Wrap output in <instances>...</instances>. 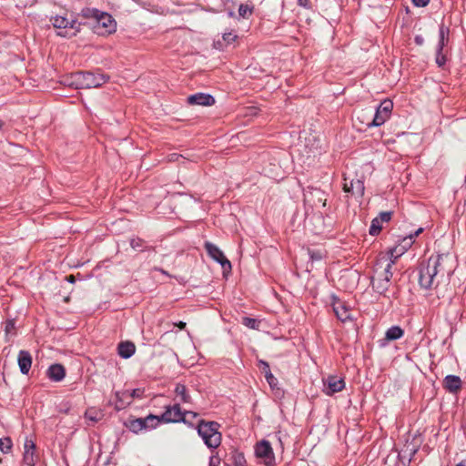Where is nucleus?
Returning a JSON list of instances; mask_svg holds the SVG:
<instances>
[{
	"instance_id": "51",
	"label": "nucleus",
	"mask_w": 466,
	"mask_h": 466,
	"mask_svg": "<svg viewBox=\"0 0 466 466\" xmlns=\"http://www.w3.org/2000/svg\"><path fill=\"white\" fill-rule=\"evenodd\" d=\"M3 127V123L0 121V129L2 128Z\"/></svg>"
},
{
	"instance_id": "47",
	"label": "nucleus",
	"mask_w": 466,
	"mask_h": 466,
	"mask_svg": "<svg viewBox=\"0 0 466 466\" xmlns=\"http://www.w3.org/2000/svg\"><path fill=\"white\" fill-rule=\"evenodd\" d=\"M415 41L417 44L421 45L423 42V39L420 36H416Z\"/></svg>"
},
{
	"instance_id": "41",
	"label": "nucleus",
	"mask_w": 466,
	"mask_h": 466,
	"mask_svg": "<svg viewBox=\"0 0 466 466\" xmlns=\"http://www.w3.org/2000/svg\"><path fill=\"white\" fill-rule=\"evenodd\" d=\"M299 5L309 8V0H299L298 1Z\"/></svg>"
},
{
	"instance_id": "19",
	"label": "nucleus",
	"mask_w": 466,
	"mask_h": 466,
	"mask_svg": "<svg viewBox=\"0 0 466 466\" xmlns=\"http://www.w3.org/2000/svg\"><path fill=\"white\" fill-rule=\"evenodd\" d=\"M65 368L60 364H53L47 370V376L54 381H60L65 378Z\"/></svg>"
},
{
	"instance_id": "8",
	"label": "nucleus",
	"mask_w": 466,
	"mask_h": 466,
	"mask_svg": "<svg viewBox=\"0 0 466 466\" xmlns=\"http://www.w3.org/2000/svg\"><path fill=\"white\" fill-rule=\"evenodd\" d=\"M255 454L266 466H276L275 455L269 441H258L255 446Z\"/></svg>"
},
{
	"instance_id": "23",
	"label": "nucleus",
	"mask_w": 466,
	"mask_h": 466,
	"mask_svg": "<svg viewBox=\"0 0 466 466\" xmlns=\"http://www.w3.org/2000/svg\"><path fill=\"white\" fill-rule=\"evenodd\" d=\"M404 334L403 329L399 326H392L387 329L385 333V339L387 341L396 340L400 339Z\"/></svg>"
},
{
	"instance_id": "13",
	"label": "nucleus",
	"mask_w": 466,
	"mask_h": 466,
	"mask_svg": "<svg viewBox=\"0 0 466 466\" xmlns=\"http://www.w3.org/2000/svg\"><path fill=\"white\" fill-rule=\"evenodd\" d=\"M305 202L314 208L325 207L327 198L323 191L318 188H311L304 194Z\"/></svg>"
},
{
	"instance_id": "48",
	"label": "nucleus",
	"mask_w": 466,
	"mask_h": 466,
	"mask_svg": "<svg viewBox=\"0 0 466 466\" xmlns=\"http://www.w3.org/2000/svg\"><path fill=\"white\" fill-rule=\"evenodd\" d=\"M66 279H67L69 282H71V283H73V282L75 281V278H74V276H72V275H71V276L66 277Z\"/></svg>"
},
{
	"instance_id": "15",
	"label": "nucleus",
	"mask_w": 466,
	"mask_h": 466,
	"mask_svg": "<svg viewBox=\"0 0 466 466\" xmlns=\"http://www.w3.org/2000/svg\"><path fill=\"white\" fill-rule=\"evenodd\" d=\"M332 307L337 318L345 322L351 319L350 309L339 299L332 297Z\"/></svg>"
},
{
	"instance_id": "43",
	"label": "nucleus",
	"mask_w": 466,
	"mask_h": 466,
	"mask_svg": "<svg viewBox=\"0 0 466 466\" xmlns=\"http://www.w3.org/2000/svg\"><path fill=\"white\" fill-rule=\"evenodd\" d=\"M219 462V460L215 457H211L209 461V466H216Z\"/></svg>"
},
{
	"instance_id": "22",
	"label": "nucleus",
	"mask_w": 466,
	"mask_h": 466,
	"mask_svg": "<svg viewBox=\"0 0 466 466\" xmlns=\"http://www.w3.org/2000/svg\"><path fill=\"white\" fill-rule=\"evenodd\" d=\"M117 350H118V354L122 358L128 359L135 353L136 347L132 342L124 341V342L119 343Z\"/></svg>"
},
{
	"instance_id": "25",
	"label": "nucleus",
	"mask_w": 466,
	"mask_h": 466,
	"mask_svg": "<svg viewBox=\"0 0 466 466\" xmlns=\"http://www.w3.org/2000/svg\"><path fill=\"white\" fill-rule=\"evenodd\" d=\"M422 230L423 228H420L413 234H410L409 236L403 238L400 245H401L405 249H408L414 242V238L418 237L422 232Z\"/></svg>"
},
{
	"instance_id": "46",
	"label": "nucleus",
	"mask_w": 466,
	"mask_h": 466,
	"mask_svg": "<svg viewBox=\"0 0 466 466\" xmlns=\"http://www.w3.org/2000/svg\"><path fill=\"white\" fill-rule=\"evenodd\" d=\"M178 157H179V156H177V155H176V154H173V155H171V156H170L169 160H170V161H175V160H177V159H178Z\"/></svg>"
},
{
	"instance_id": "1",
	"label": "nucleus",
	"mask_w": 466,
	"mask_h": 466,
	"mask_svg": "<svg viewBox=\"0 0 466 466\" xmlns=\"http://www.w3.org/2000/svg\"><path fill=\"white\" fill-rule=\"evenodd\" d=\"M454 259L449 254L431 256L426 263L421 264L419 273V283L425 289L436 288L446 276L453 272Z\"/></svg>"
},
{
	"instance_id": "17",
	"label": "nucleus",
	"mask_w": 466,
	"mask_h": 466,
	"mask_svg": "<svg viewBox=\"0 0 466 466\" xmlns=\"http://www.w3.org/2000/svg\"><path fill=\"white\" fill-rule=\"evenodd\" d=\"M19 370L22 374H28L32 366V357L26 350H20L17 357Z\"/></svg>"
},
{
	"instance_id": "9",
	"label": "nucleus",
	"mask_w": 466,
	"mask_h": 466,
	"mask_svg": "<svg viewBox=\"0 0 466 466\" xmlns=\"http://www.w3.org/2000/svg\"><path fill=\"white\" fill-rule=\"evenodd\" d=\"M187 414H191L193 417L197 415L192 411L182 412L179 405L176 404L167 408L166 411L161 415V420L166 423L185 421V417Z\"/></svg>"
},
{
	"instance_id": "6",
	"label": "nucleus",
	"mask_w": 466,
	"mask_h": 466,
	"mask_svg": "<svg viewBox=\"0 0 466 466\" xmlns=\"http://www.w3.org/2000/svg\"><path fill=\"white\" fill-rule=\"evenodd\" d=\"M219 424L215 421L201 420L198 426V435L209 449H216L221 443V433Z\"/></svg>"
},
{
	"instance_id": "34",
	"label": "nucleus",
	"mask_w": 466,
	"mask_h": 466,
	"mask_svg": "<svg viewBox=\"0 0 466 466\" xmlns=\"http://www.w3.org/2000/svg\"><path fill=\"white\" fill-rule=\"evenodd\" d=\"M237 35L228 32L223 34V41L226 42L227 45L232 44L237 39Z\"/></svg>"
},
{
	"instance_id": "10",
	"label": "nucleus",
	"mask_w": 466,
	"mask_h": 466,
	"mask_svg": "<svg viewBox=\"0 0 466 466\" xmlns=\"http://www.w3.org/2000/svg\"><path fill=\"white\" fill-rule=\"evenodd\" d=\"M36 446L33 439L26 437L24 442L23 463L25 466H35L38 461Z\"/></svg>"
},
{
	"instance_id": "3",
	"label": "nucleus",
	"mask_w": 466,
	"mask_h": 466,
	"mask_svg": "<svg viewBox=\"0 0 466 466\" xmlns=\"http://www.w3.org/2000/svg\"><path fill=\"white\" fill-rule=\"evenodd\" d=\"M109 77L103 74L90 72H76L63 77L62 84L76 89L99 87L108 81Z\"/></svg>"
},
{
	"instance_id": "18",
	"label": "nucleus",
	"mask_w": 466,
	"mask_h": 466,
	"mask_svg": "<svg viewBox=\"0 0 466 466\" xmlns=\"http://www.w3.org/2000/svg\"><path fill=\"white\" fill-rule=\"evenodd\" d=\"M187 102L191 105L211 106L215 103V99L210 95L198 93L188 96Z\"/></svg>"
},
{
	"instance_id": "29",
	"label": "nucleus",
	"mask_w": 466,
	"mask_h": 466,
	"mask_svg": "<svg viewBox=\"0 0 466 466\" xmlns=\"http://www.w3.org/2000/svg\"><path fill=\"white\" fill-rule=\"evenodd\" d=\"M406 250L407 249H405L401 245L398 244L385 255H388L390 258H391L395 261L399 257H400L402 254H404L406 252Z\"/></svg>"
},
{
	"instance_id": "20",
	"label": "nucleus",
	"mask_w": 466,
	"mask_h": 466,
	"mask_svg": "<svg viewBox=\"0 0 466 466\" xmlns=\"http://www.w3.org/2000/svg\"><path fill=\"white\" fill-rule=\"evenodd\" d=\"M258 363H259V366L261 367L262 371H263V373L265 375L266 380L268 383V385L270 386V388L272 390L277 389L278 380L271 373L268 363L267 361H264V360H259Z\"/></svg>"
},
{
	"instance_id": "27",
	"label": "nucleus",
	"mask_w": 466,
	"mask_h": 466,
	"mask_svg": "<svg viewBox=\"0 0 466 466\" xmlns=\"http://www.w3.org/2000/svg\"><path fill=\"white\" fill-rule=\"evenodd\" d=\"M175 392L180 397L181 401L184 403L190 402V396L187 393V389L182 384H177L175 389Z\"/></svg>"
},
{
	"instance_id": "12",
	"label": "nucleus",
	"mask_w": 466,
	"mask_h": 466,
	"mask_svg": "<svg viewBox=\"0 0 466 466\" xmlns=\"http://www.w3.org/2000/svg\"><path fill=\"white\" fill-rule=\"evenodd\" d=\"M345 388L344 380L337 376H328L323 380V392L331 396L334 393L341 391Z\"/></svg>"
},
{
	"instance_id": "28",
	"label": "nucleus",
	"mask_w": 466,
	"mask_h": 466,
	"mask_svg": "<svg viewBox=\"0 0 466 466\" xmlns=\"http://www.w3.org/2000/svg\"><path fill=\"white\" fill-rule=\"evenodd\" d=\"M128 427H129L130 431H132L133 432H136V433L141 431L142 430H146L143 418H138V419H136V420H132L129 422V426Z\"/></svg>"
},
{
	"instance_id": "11",
	"label": "nucleus",
	"mask_w": 466,
	"mask_h": 466,
	"mask_svg": "<svg viewBox=\"0 0 466 466\" xmlns=\"http://www.w3.org/2000/svg\"><path fill=\"white\" fill-rule=\"evenodd\" d=\"M205 248L208 255L217 262H218L222 268L226 271H230L231 263L230 261L224 256L223 252L214 244L210 242L205 243Z\"/></svg>"
},
{
	"instance_id": "14",
	"label": "nucleus",
	"mask_w": 466,
	"mask_h": 466,
	"mask_svg": "<svg viewBox=\"0 0 466 466\" xmlns=\"http://www.w3.org/2000/svg\"><path fill=\"white\" fill-rule=\"evenodd\" d=\"M343 189L345 192H350L352 195L361 197L364 193V183L357 178H349L345 177Z\"/></svg>"
},
{
	"instance_id": "37",
	"label": "nucleus",
	"mask_w": 466,
	"mask_h": 466,
	"mask_svg": "<svg viewBox=\"0 0 466 466\" xmlns=\"http://www.w3.org/2000/svg\"><path fill=\"white\" fill-rule=\"evenodd\" d=\"M252 10L247 5H240L238 7V14L242 17H246L248 15H251Z\"/></svg>"
},
{
	"instance_id": "32",
	"label": "nucleus",
	"mask_w": 466,
	"mask_h": 466,
	"mask_svg": "<svg viewBox=\"0 0 466 466\" xmlns=\"http://www.w3.org/2000/svg\"><path fill=\"white\" fill-rule=\"evenodd\" d=\"M243 324L249 329H258L259 322L255 319L244 318Z\"/></svg>"
},
{
	"instance_id": "39",
	"label": "nucleus",
	"mask_w": 466,
	"mask_h": 466,
	"mask_svg": "<svg viewBox=\"0 0 466 466\" xmlns=\"http://www.w3.org/2000/svg\"><path fill=\"white\" fill-rule=\"evenodd\" d=\"M412 2L416 6L424 7L429 4L430 0H412Z\"/></svg>"
},
{
	"instance_id": "50",
	"label": "nucleus",
	"mask_w": 466,
	"mask_h": 466,
	"mask_svg": "<svg viewBox=\"0 0 466 466\" xmlns=\"http://www.w3.org/2000/svg\"><path fill=\"white\" fill-rule=\"evenodd\" d=\"M456 466H465L462 462L458 463Z\"/></svg>"
},
{
	"instance_id": "5",
	"label": "nucleus",
	"mask_w": 466,
	"mask_h": 466,
	"mask_svg": "<svg viewBox=\"0 0 466 466\" xmlns=\"http://www.w3.org/2000/svg\"><path fill=\"white\" fill-rule=\"evenodd\" d=\"M54 28L57 30L56 35L61 37L71 38L76 36L81 29V24L75 18L66 15H56L50 19Z\"/></svg>"
},
{
	"instance_id": "44",
	"label": "nucleus",
	"mask_w": 466,
	"mask_h": 466,
	"mask_svg": "<svg viewBox=\"0 0 466 466\" xmlns=\"http://www.w3.org/2000/svg\"><path fill=\"white\" fill-rule=\"evenodd\" d=\"M310 258L312 260H314V259H320L322 257H321V254H319V253L312 252V253H310Z\"/></svg>"
},
{
	"instance_id": "21",
	"label": "nucleus",
	"mask_w": 466,
	"mask_h": 466,
	"mask_svg": "<svg viewBox=\"0 0 466 466\" xmlns=\"http://www.w3.org/2000/svg\"><path fill=\"white\" fill-rule=\"evenodd\" d=\"M444 385L449 391L456 392L461 387V380L458 376L448 375L444 379Z\"/></svg>"
},
{
	"instance_id": "33",
	"label": "nucleus",
	"mask_w": 466,
	"mask_h": 466,
	"mask_svg": "<svg viewBox=\"0 0 466 466\" xmlns=\"http://www.w3.org/2000/svg\"><path fill=\"white\" fill-rule=\"evenodd\" d=\"M85 418L93 423L96 422L99 420V418L97 417V413L92 410H87L86 411Z\"/></svg>"
},
{
	"instance_id": "45",
	"label": "nucleus",
	"mask_w": 466,
	"mask_h": 466,
	"mask_svg": "<svg viewBox=\"0 0 466 466\" xmlns=\"http://www.w3.org/2000/svg\"><path fill=\"white\" fill-rule=\"evenodd\" d=\"M175 326L178 327L179 329H185L186 327V322L184 321H179L177 323H174Z\"/></svg>"
},
{
	"instance_id": "7",
	"label": "nucleus",
	"mask_w": 466,
	"mask_h": 466,
	"mask_svg": "<svg viewBox=\"0 0 466 466\" xmlns=\"http://www.w3.org/2000/svg\"><path fill=\"white\" fill-rule=\"evenodd\" d=\"M392 108V102L390 100H384L377 107L376 113L372 116V119L370 121H367L366 126L368 127H371L383 125L390 117Z\"/></svg>"
},
{
	"instance_id": "26",
	"label": "nucleus",
	"mask_w": 466,
	"mask_h": 466,
	"mask_svg": "<svg viewBox=\"0 0 466 466\" xmlns=\"http://www.w3.org/2000/svg\"><path fill=\"white\" fill-rule=\"evenodd\" d=\"M144 419V423L146 429H155L157 424L162 421L161 416H156V415H148Z\"/></svg>"
},
{
	"instance_id": "30",
	"label": "nucleus",
	"mask_w": 466,
	"mask_h": 466,
	"mask_svg": "<svg viewBox=\"0 0 466 466\" xmlns=\"http://www.w3.org/2000/svg\"><path fill=\"white\" fill-rule=\"evenodd\" d=\"M13 447L12 440L9 437H4L0 439V451L3 453H8L11 451Z\"/></svg>"
},
{
	"instance_id": "36",
	"label": "nucleus",
	"mask_w": 466,
	"mask_h": 466,
	"mask_svg": "<svg viewBox=\"0 0 466 466\" xmlns=\"http://www.w3.org/2000/svg\"><path fill=\"white\" fill-rule=\"evenodd\" d=\"M234 466H246V460L242 454H235L233 456Z\"/></svg>"
},
{
	"instance_id": "31",
	"label": "nucleus",
	"mask_w": 466,
	"mask_h": 466,
	"mask_svg": "<svg viewBox=\"0 0 466 466\" xmlns=\"http://www.w3.org/2000/svg\"><path fill=\"white\" fill-rule=\"evenodd\" d=\"M381 228H382V226H381L380 219L375 218L371 221V225L370 228V234L372 236L378 235L380 232Z\"/></svg>"
},
{
	"instance_id": "24",
	"label": "nucleus",
	"mask_w": 466,
	"mask_h": 466,
	"mask_svg": "<svg viewBox=\"0 0 466 466\" xmlns=\"http://www.w3.org/2000/svg\"><path fill=\"white\" fill-rule=\"evenodd\" d=\"M448 35H449V29L443 25L441 26L440 32H439V43L437 46V51H443V48L449 40Z\"/></svg>"
},
{
	"instance_id": "35",
	"label": "nucleus",
	"mask_w": 466,
	"mask_h": 466,
	"mask_svg": "<svg viewBox=\"0 0 466 466\" xmlns=\"http://www.w3.org/2000/svg\"><path fill=\"white\" fill-rule=\"evenodd\" d=\"M436 64L441 67L443 66L446 63V57L443 53V51H437L436 52Z\"/></svg>"
},
{
	"instance_id": "2",
	"label": "nucleus",
	"mask_w": 466,
	"mask_h": 466,
	"mask_svg": "<svg viewBox=\"0 0 466 466\" xmlns=\"http://www.w3.org/2000/svg\"><path fill=\"white\" fill-rule=\"evenodd\" d=\"M394 260L388 255H380L374 266V275L371 279L372 287L376 292L384 294L389 288L393 276L391 268Z\"/></svg>"
},
{
	"instance_id": "16",
	"label": "nucleus",
	"mask_w": 466,
	"mask_h": 466,
	"mask_svg": "<svg viewBox=\"0 0 466 466\" xmlns=\"http://www.w3.org/2000/svg\"><path fill=\"white\" fill-rule=\"evenodd\" d=\"M139 390H133L132 391H123V392H116V397L117 399V402L116 404V409L120 410L125 407L126 404H130L132 401V399L135 397L139 396Z\"/></svg>"
},
{
	"instance_id": "42",
	"label": "nucleus",
	"mask_w": 466,
	"mask_h": 466,
	"mask_svg": "<svg viewBox=\"0 0 466 466\" xmlns=\"http://www.w3.org/2000/svg\"><path fill=\"white\" fill-rule=\"evenodd\" d=\"M14 329V322L13 321H8L5 325V332L6 333H9L11 332V330Z\"/></svg>"
},
{
	"instance_id": "40",
	"label": "nucleus",
	"mask_w": 466,
	"mask_h": 466,
	"mask_svg": "<svg viewBox=\"0 0 466 466\" xmlns=\"http://www.w3.org/2000/svg\"><path fill=\"white\" fill-rule=\"evenodd\" d=\"M131 247L134 248V249H137L138 248H141V242L139 239H132L131 242Z\"/></svg>"
},
{
	"instance_id": "49",
	"label": "nucleus",
	"mask_w": 466,
	"mask_h": 466,
	"mask_svg": "<svg viewBox=\"0 0 466 466\" xmlns=\"http://www.w3.org/2000/svg\"><path fill=\"white\" fill-rule=\"evenodd\" d=\"M215 46L218 47V48H220L221 47V43L220 41H218Z\"/></svg>"
},
{
	"instance_id": "4",
	"label": "nucleus",
	"mask_w": 466,
	"mask_h": 466,
	"mask_svg": "<svg viewBox=\"0 0 466 466\" xmlns=\"http://www.w3.org/2000/svg\"><path fill=\"white\" fill-rule=\"evenodd\" d=\"M81 15L94 20L93 28L97 35H110L116 29V21L106 12H101L96 8L85 7L81 10Z\"/></svg>"
},
{
	"instance_id": "38",
	"label": "nucleus",
	"mask_w": 466,
	"mask_h": 466,
	"mask_svg": "<svg viewBox=\"0 0 466 466\" xmlns=\"http://www.w3.org/2000/svg\"><path fill=\"white\" fill-rule=\"evenodd\" d=\"M378 219H380V223L382 222H388L391 218V212H381L379 217H377Z\"/></svg>"
}]
</instances>
